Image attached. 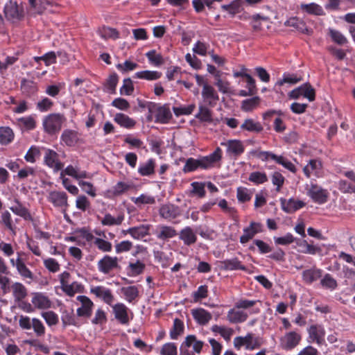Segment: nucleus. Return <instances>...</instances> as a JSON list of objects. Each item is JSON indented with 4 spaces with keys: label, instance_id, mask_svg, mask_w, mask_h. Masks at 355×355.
Listing matches in <instances>:
<instances>
[{
    "label": "nucleus",
    "instance_id": "1",
    "mask_svg": "<svg viewBox=\"0 0 355 355\" xmlns=\"http://www.w3.org/2000/svg\"><path fill=\"white\" fill-rule=\"evenodd\" d=\"M262 343V338L252 333H248L245 336H237L233 341L234 347L236 349L245 347L248 350H253L259 348Z\"/></svg>",
    "mask_w": 355,
    "mask_h": 355
},
{
    "label": "nucleus",
    "instance_id": "2",
    "mask_svg": "<svg viewBox=\"0 0 355 355\" xmlns=\"http://www.w3.org/2000/svg\"><path fill=\"white\" fill-rule=\"evenodd\" d=\"M306 195L315 203L319 205L324 204L329 198V192L321 186L311 182L306 184Z\"/></svg>",
    "mask_w": 355,
    "mask_h": 355
},
{
    "label": "nucleus",
    "instance_id": "3",
    "mask_svg": "<svg viewBox=\"0 0 355 355\" xmlns=\"http://www.w3.org/2000/svg\"><path fill=\"white\" fill-rule=\"evenodd\" d=\"M302 339V336L300 331H288L280 337L279 346L284 350H291L300 345Z\"/></svg>",
    "mask_w": 355,
    "mask_h": 355
},
{
    "label": "nucleus",
    "instance_id": "4",
    "mask_svg": "<svg viewBox=\"0 0 355 355\" xmlns=\"http://www.w3.org/2000/svg\"><path fill=\"white\" fill-rule=\"evenodd\" d=\"M4 14L6 19L12 22L21 20L24 16V10L22 3L10 0L4 6Z\"/></svg>",
    "mask_w": 355,
    "mask_h": 355
},
{
    "label": "nucleus",
    "instance_id": "5",
    "mask_svg": "<svg viewBox=\"0 0 355 355\" xmlns=\"http://www.w3.org/2000/svg\"><path fill=\"white\" fill-rule=\"evenodd\" d=\"M203 342L198 340L193 335L187 336L180 345V355H195L200 353Z\"/></svg>",
    "mask_w": 355,
    "mask_h": 355
},
{
    "label": "nucleus",
    "instance_id": "6",
    "mask_svg": "<svg viewBox=\"0 0 355 355\" xmlns=\"http://www.w3.org/2000/svg\"><path fill=\"white\" fill-rule=\"evenodd\" d=\"M64 116L60 114H50L43 119V127L49 134L58 132L64 121Z\"/></svg>",
    "mask_w": 355,
    "mask_h": 355
},
{
    "label": "nucleus",
    "instance_id": "7",
    "mask_svg": "<svg viewBox=\"0 0 355 355\" xmlns=\"http://www.w3.org/2000/svg\"><path fill=\"white\" fill-rule=\"evenodd\" d=\"M148 110L151 116L155 118V121L160 123H167L172 117L169 107L166 105L154 104Z\"/></svg>",
    "mask_w": 355,
    "mask_h": 355
},
{
    "label": "nucleus",
    "instance_id": "8",
    "mask_svg": "<svg viewBox=\"0 0 355 355\" xmlns=\"http://www.w3.org/2000/svg\"><path fill=\"white\" fill-rule=\"evenodd\" d=\"M119 267V259L116 257L105 255L97 263L98 271L103 275H109Z\"/></svg>",
    "mask_w": 355,
    "mask_h": 355
},
{
    "label": "nucleus",
    "instance_id": "9",
    "mask_svg": "<svg viewBox=\"0 0 355 355\" xmlns=\"http://www.w3.org/2000/svg\"><path fill=\"white\" fill-rule=\"evenodd\" d=\"M45 150L44 155V164L51 168L54 173L62 170L64 164L59 159V155L53 150L44 148Z\"/></svg>",
    "mask_w": 355,
    "mask_h": 355
},
{
    "label": "nucleus",
    "instance_id": "10",
    "mask_svg": "<svg viewBox=\"0 0 355 355\" xmlns=\"http://www.w3.org/2000/svg\"><path fill=\"white\" fill-rule=\"evenodd\" d=\"M115 318L121 324L127 325L133 318L132 311L123 303L112 306Z\"/></svg>",
    "mask_w": 355,
    "mask_h": 355
},
{
    "label": "nucleus",
    "instance_id": "11",
    "mask_svg": "<svg viewBox=\"0 0 355 355\" xmlns=\"http://www.w3.org/2000/svg\"><path fill=\"white\" fill-rule=\"evenodd\" d=\"M220 145L226 147V154L230 157H238L245 151L243 142L239 139H228Z\"/></svg>",
    "mask_w": 355,
    "mask_h": 355
},
{
    "label": "nucleus",
    "instance_id": "12",
    "mask_svg": "<svg viewBox=\"0 0 355 355\" xmlns=\"http://www.w3.org/2000/svg\"><path fill=\"white\" fill-rule=\"evenodd\" d=\"M307 332L309 342L315 343L318 345L324 343L326 332L323 325L320 324H311L307 329Z\"/></svg>",
    "mask_w": 355,
    "mask_h": 355
},
{
    "label": "nucleus",
    "instance_id": "13",
    "mask_svg": "<svg viewBox=\"0 0 355 355\" xmlns=\"http://www.w3.org/2000/svg\"><path fill=\"white\" fill-rule=\"evenodd\" d=\"M46 198L55 207L66 209L68 207V196L64 191H51L48 193Z\"/></svg>",
    "mask_w": 355,
    "mask_h": 355
},
{
    "label": "nucleus",
    "instance_id": "14",
    "mask_svg": "<svg viewBox=\"0 0 355 355\" xmlns=\"http://www.w3.org/2000/svg\"><path fill=\"white\" fill-rule=\"evenodd\" d=\"M288 96L293 99H297L303 96L308 98L309 101H313L315 99V90L310 85L304 84L293 89Z\"/></svg>",
    "mask_w": 355,
    "mask_h": 355
},
{
    "label": "nucleus",
    "instance_id": "15",
    "mask_svg": "<svg viewBox=\"0 0 355 355\" xmlns=\"http://www.w3.org/2000/svg\"><path fill=\"white\" fill-rule=\"evenodd\" d=\"M201 94L205 105L214 107L219 99L217 92L211 85L207 83L203 84Z\"/></svg>",
    "mask_w": 355,
    "mask_h": 355
},
{
    "label": "nucleus",
    "instance_id": "16",
    "mask_svg": "<svg viewBox=\"0 0 355 355\" xmlns=\"http://www.w3.org/2000/svg\"><path fill=\"white\" fill-rule=\"evenodd\" d=\"M90 293L108 305H112L114 300L112 291L103 286H92L90 288Z\"/></svg>",
    "mask_w": 355,
    "mask_h": 355
},
{
    "label": "nucleus",
    "instance_id": "17",
    "mask_svg": "<svg viewBox=\"0 0 355 355\" xmlns=\"http://www.w3.org/2000/svg\"><path fill=\"white\" fill-rule=\"evenodd\" d=\"M76 300L80 302L81 306L77 309V315L79 317L89 318L92 313L94 303L87 296L78 295Z\"/></svg>",
    "mask_w": 355,
    "mask_h": 355
},
{
    "label": "nucleus",
    "instance_id": "18",
    "mask_svg": "<svg viewBox=\"0 0 355 355\" xmlns=\"http://www.w3.org/2000/svg\"><path fill=\"white\" fill-rule=\"evenodd\" d=\"M263 232V225L260 223L251 222L250 225L243 229V234L240 237V242L243 244L248 243L257 234Z\"/></svg>",
    "mask_w": 355,
    "mask_h": 355
},
{
    "label": "nucleus",
    "instance_id": "19",
    "mask_svg": "<svg viewBox=\"0 0 355 355\" xmlns=\"http://www.w3.org/2000/svg\"><path fill=\"white\" fill-rule=\"evenodd\" d=\"M259 300H250L247 299H239L235 303V308L246 311L249 315L257 314L260 312V308L257 307V303Z\"/></svg>",
    "mask_w": 355,
    "mask_h": 355
},
{
    "label": "nucleus",
    "instance_id": "20",
    "mask_svg": "<svg viewBox=\"0 0 355 355\" xmlns=\"http://www.w3.org/2000/svg\"><path fill=\"white\" fill-rule=\"evenodd\" d=\"M159 214L162 218L171 221L179 216L180 211L178 206L168 203L160 206Z\"/></svg>",
    "mask_w": 355,
    "mask_h": 355
},
{
    "label": "nucleus",
    "instance_id": "21",
    "mask_svg": "<svg viewBox=\"0 0 355 355\" xmlns=\"http://www.w3.org/2000/svg\"><path fill=\"white\" fill-rule=\"evenodd\" d=\"M322 163L320 160L310 159L303 168V172L308 178H310L312 175L320 178L322 176Z\"/></svg>",
    "mask_w": 355,
    "mask_h": 355
},
{
    "label": "nucleus",
    "instance_id": "22",
    "mask_svg": "<svg viewBox=\"0 0 355 355\" xmlns=\"http://www.w3.org/2000/svg\"><path fill=\"white\" fill-rule=\"evenodd\" d=\"M280 202L282 210L288 214L293 213L305 206L304 202L293 198L288 200L281 198Z\"/></svg>",
    "mask_w": 355,
    "mask_h": 355
},
{
    "label": "nucleus",
    "instance_id": "23",
    "mask_svg": "<svg viewBox=\"0 0 355 355\" xmlns=\"http://www.w3.org/2000/svg\"><path fill=\"white\" fill-rule=\"evenodd\" d=\"M248 313L246 311L238 309L236 308L231 309L227 314V318L231 323H241L245 322L248 318Z\"/></svg>",
    "mask_w": 355,
    "mask_h": 355
},
{
    "label": "nucleus",
    "instance_id": "24",
    "mask_svg": "<svg viewBox=\"0 0 355 355\" xmlns=\"http://www.w3.org/2000/svg\"><path fill=\"white\" fill-rule=\"evenodd\" d=\"M155 235L160 240H167L175 236L177 232L171 226L159 225L156 228Z\"/></svg>",
    "mask_w": 355,
    "mask_h": 355
},
{
    "label": "nucleus",
    "instance_id": "25",
    "mask_svg": "<svg viewBox=\"0 0 355 355\" xmlns=\"http://www.w3.org/2000/svg\"><path fill=\"white\" fill-rule=\"evenodd\" d=\"M322 270L315 267H312L302 272V280L308 284H311L322 277Z\"/></svg>",
    "mask_w": 355,
    "mask_h": 355
},
{
    "label": "nucleus",
    "instance_id": "26",
    "mask_svg": "<svg viewBox=\"0 0 355 355\" xmlns=\"http://www.w3.org/2000/svg\"><path fill=\"white\" fill-rule=\"evenodd\" d=\"M191 313L195 320L200 325L207 324L212 318L211 314L202 308L193 309Z\"/></svg>",
    "mask_w": 355,
    "mask_h": 355
},
{
    "label": "nucleus",
    "instance_id": "27",
    "mask_svg": "<svg viewBox=\"0 0 355 355\" xmlns=\"http://www.w3.org/2000/svg\"><path fill=\"white\" fill-rule=\"evenodd\" d=\"M146 268L145 263L139 260L130 262L125 268L126 274L130 277H135L142 274Z\"/></svg>",
    "mask_w": 355,
    "mask_h": 355
},
{
    "label": "nucleus",
    "instance_id": "28",
    "mask_svg": "<svg viewBox=\"0 0 355 355\" xmlns=\"http://www.w3.org/2000/svg\"><path fill=\"white\" fill-rule=\"evenodd\" d=\"M114 121L121 127L126 129H132L136 125V121L123 113H116L114 116Z\"/></svg>",
    "mask_w": 355,
    "mask_h": 355
},
{
    "label": "nucleus",
    "instance_id": "29",
    "mask_svg": "<svg viewBox=\"0 0 355 355\" xmlns=\"http://www.w3.org/2000/svg\"><path fill=\"white\" fill-rule=\"evenodd\" d=\"M64 173L67 175L72 177L78 181L80 179L91 178L90 175L86 171L80 170L78 166H67L64 168Z\"/></svg>",
    "mask_w": 355,
    "mask_h": 355
},
{
    "label": "nucleus",
    "instance_id": "30",
    "mask_svg": "<svg viewBox=\"0 0 355 355\" xmlns=\"http://www.w3.org/2000/svg\"><path fill=\"white\" fill-rule=\"evenodd\" d=\"M35 307L40 309H48L51 306V302L49 299L42 293H35L31 300Z\"/></svg>",
    "mask_w": 355,
    "mask_h": 355
},
{
    "label": "nucleus",
    "instance_id": "31",
    "mask_svg": "<svg viewBox=\"0 0 355 355\" xmlns=\"http://www.w3.org/2000/svg\"><path fill=\"white\" fill-rule=\"evenodd\" d=\"M61 141L67 146H74L78 141V132L72 130H64L61 135Z\"/></svg>",
    "mask_w": 355,
    "mask_h": 355
},
{
    "label": "nucleus",
    "instance_id": "32",
    "mask_svg": "<svg viewBox=\"0 0 355 355\" xmlns=\"http://www.w3.org/2000/svg\"><path fill=\"white\" fill-rule=\"evenodd\" d=\"M123 220L124 214L123 213L119 214L116 216L107 213L101 218V223L105 226L119 225L122 223Z\"/></svg>",
    "mask_w": 355,
    "mask_h": 355
},
{
    "label": "nucleus",
    "instance_id": "33",
    "mask_svg": "<svg viewBox=\"0 0 355 355\" xmlns=\"http://www.w3.org/2000/svg\"><path fill=\"white\" fill-rule=\"evenodd\" d=\"M180 239L187 245H190L196 243L197 236L190 227H186L180 231Z\"/></svg>",
    "mask_w": 355,
    "mask_h": 355
},
{
    "label": "nucleus",
    "instance_id": "34",
    "mask_svg": "<svg viewBox=\"0 0 355 355\" xmlns=\"http://www.w3.org/2000/svg\"><path fill=\"white\" fill-rule=\"evenodd\" d=\"M211 330L214 334H218L223 338L229 342L233 336L234 331L232 328L226 326H220L214 324L211 327Z\"/></svg>",
    "mask_w": 355,
    "mask_h": 355
},
{
    "label": "nucleus",
    "instance_id": "35",
    "mask_svg": "<svg viewBox=\"0 0 355 355\" xmlns=\"http://www.w3.org/2000/svg\"><path fill=\"white\" fill-rule=\"evenodd\" d=\"M155 167V160L153 159H149L146 162L139 164L138 173L142 176H149L154 173Z\"/></svg>",
    "mask_w": 355,
    "mask_h": 355
},
{
    "label": "nucleus",
    "instance_id": "36",
    "mask_svg": "<svg viewBox=\"0 0 355 355\" xmlns=\"http://www.w3.org/2000/svg\"><path fill=\"white\" fill-rule=\"evenodd\" d=\"M148 226L142 225L138 227L128 228L127 232H128L133 239L139 240L148 234Z\"/></svg>",
    "mask_w": 355,
    "mask_h": 355
},
{
    "label": "nucleus",
    "instance_id": "37",
    "mask_svg": "<svg viewBox=\"0 0 355 355\" xmlns=\"http://www.w3.org/2000/svg\"><path fill=\"white\" fill-rule=\"evenodd\" d=\"M10 209L16 215L22 217L25 220L31 218V216L28 210L18 200H15V203L12 205Z\"/></svg>",
    "mask_w": 355,
    "mask_h": 355
},
{
    "label": "nucleus",
    "instance_id": "38",
    "mask_svg": "<svg viewBox=\"0 0 355 355\" xmlns=\"http://www.w3.org/2000/svg\"><path fill=\"white\" fill-rule=\"evenodd\" d=\"M162 73L157 71L145 70L135 73L134 78L146 80H155L161 78Z\"/></svg>",
    "mask_w": 355,
    "mask_h": 355
},
{
    "label": "nucleus",
    "instance_id": "39",
    "mask_svg": "<svg viewBox=\"0 0 355 355\" xmlns=\"http://www.w3.org/2000/svg\"><path fill=\"white\" fill-rule=\"evenodd\" d=\"M241 129L249 132H260L263 130V126L259 122L252 119H248L241 125Z\"/></svg>",
    "mask_w": 355,
    "mask_h": 355
},
{
    "label": "nucleus",
    "instance_id": "40",
    "mask_svg": "<svg viewBox=\"0 0 355 355\" xmlns=\"http://www.w3.org/2000/svg\"><path fill=\"white\" fill-rule=\"evenodd\" d=\"M10 288L16 301L22 300L27 295V290L21 283L15 282Z\"/></svg>",
    "mask_w": 355,
    "mask_h": 355
},
{
    "label": "nucleus",
    "instance_id": "41",
    "mask_svg": "<svg viewBox=\"0 0 355 355\" xmlns=\"http://www.w3.org/2000/svg\"><path fill=\"white\" fill-rule=\"evenodd\" d=\"M19 275L23 279H28L30 280H33L34 278V275L33 272L30 270V269L26 266L23 259H18L17 261V268H16Z\"/></svg>",
    "mask_w": 355,
    "mask_h": 355
},
{
    "label": "nucleus",
    "instance_id": "42",
    "mask_svg": "<svg viewBox=\"0 0 355 355\" xmlns=\"http://www.w3.org/2000/svg\"><path fill=\"white\" fill-rule=\"evenodd\" d=\"M214 85L221 93L227 94L231 92L230 83L220 77V72L216 73Z\"/></svg>",
    "mask_w": 355,
    "mask_h": 355
},
{
    "label": "nucleus",
    "instance_id": "43",
    "mask_svg": "<svg viewBox=\"0 0 355 355\" xmlns=\"http://www.w3.org/2000/svg\"><path fill=\"white\" fill-rule=\"evenodd\" d=\"M131 201L137 206L141 207L144 205H153L155 203V198L147 193H142L138 197H132Z\"/></svg>",
    "mask_w": 355,
    "mask_h": 355
},
{
    "label": "nucleus",
    "instance_id": "44",
    "mask_svg": "<svg viewBox=\"0 0 355 355\" xmlns=\"http://www.w3.org/2000/svg\"><path fill=\"white\" fill-rule=\"evenodd\" d=\"M121 293L123 294L125 300L131 303L139 295L138 288L135 286H130L121 288Z\"/></svg>",
    "mask_w": 355,
    "mask_h": 355
},
{
    "label": "nucleus",
    "instance_id": "45",
    "mask_svg": "<svg viewBox=\"0 0 355 355\" xmlns=\"http://www.w3.org/2000/svg\"><path fill=\"white\" fill-rule=\"evenodd\" d=\"M62 290L69 296H73L77 293H82L83 286L78 282H73L64 285Z\"/></svg>",
    "mask_w": 355,
    "mask_h": 355
},
{
    "label": "nucleus",
    "instance_id": "46",
    "mask_svg": "<svg viewBox=\"0 0 355 355\" xmlns=\"http://www.w3.org/2000/svg\"><path fill=\"white\" fill-rule=\"evenodd\" d=\"M97 33L103 40H116L119 37V33L116 29L106 26L98 28Z\"/></svg>",
    "mask_w": 355,
    "mask_h": 355
},
{
    "label": "nucleus",
    "instance_id": "47",
    "mask_svg": "<svg viewBox=\"0 0 355 355\" xmlns=\"http://www.w3.org/2000/svg\"><path fill=\"white\" fill-rule=\"evenodd\" d=\"M14 139V132L9 127L0 128V144L6 145L12 142Z\"/></svg>",
    "mask_w": 355,
    "mask_h": 355
},
{
    "label": "nucleus",
    "instance_id": "48",
    "mask_svg": "<svg viewBox=\"0 0 355 355\" xmlns=\"http://www.w3.org/2000/svg\"><path fill=\"white\" fill-rule=\"evenodd\" d=\"M40 148L36 146H32L28 150L26 155H24V159L31 164L36 162L37 159L40 157Z\"/></svg>",
    "mask_w": 355,
    "mask_h": 355
},
{
    "label": "nucleus",
    "instance_id": "49",
    "mask_svg": "<svg viewBox=\"0 0 355 355\" xmlns=\"http://www.w3.org/2000/svg\"><path fill=\"white\" fill-rule=\"evenodd\" d=\"M252 191L246 187H240L236 189V198L239 202L244 203L251 200Z\"/></svg>",
    "mask_w": 355,
    "mask_h": 355
},
{
    "label": "nucleus",
    "instance_id": "50",
    "mask_svg": "<svg viewBox=\"0 0 355 355\" xmlns=\"http://www.w3.org/2000/svg\"><path fill=\"white\" fill-rule=\"evenodd\" d=\"M184 329L183 322L178 318H175L173 321V328L170 331L171 338L173 340L177 339L178 336L183 333Z\"/></svg>",
    "mask_w": 355,
    "mask_h": 355
},
{
    "label": "nucleus",
    "instance_id": "51",
    "mask_svg": "<svg viewBox=\"0 0 355 355\" xmlns=\"http://www.w3.org/2000/svg\"><path fill=\"white\" fill-rule=\"evenodd\" d=\"M300 78L297 77L296 74L284 73L282 79H279L275 84V87L282 86L285 83L294 85L300 82Z\"/></svg>",
    "mask_w": 355,
    "mask_h": 355
},
{
    "label": "nucleus",
    "instance_id": "52",
    "mask_svg": "<svg viewBox=\"0 0 355 355\" xmlns=\"http://www.w3.org/2000/svg\"><path fill=\"white\" fill-rule=\"evenodd\" d=\"M149 62L153 66L158 67L164 63V60L160 53H157L155 50H151L146 53Z\"/></svg>",
    "mask_w": 355,
    "mask_h": 355
},
{
    "label": "nucleus",
    "instance_id": "53",
    "mask_svg": "<svg viewBox=\"0 0 355 355\" xmlns=\"http://www.w3.org/2000/svg\"><path fill=\"white\" fill-rule=\"evenodd\" d=\"M17 123L22 130H33L35 127V121L31 116L19 118Z\"/></svg>",
    "mask_w": 355,
    "mask_h": 355
},
{
    "label": "nucleus",
    "instance_id": "54",
    "mask_svg": "<svg viewBox=\"0 0 355 355\" xmlns=\"http://www.w3.org/2000/svg\"><path fill=\"white\" fill-rule=\"evenodd\" d=\"M191 193L194 196L200 198H202L205 196V182H193L191 184Z\"/></svg>",
    "mask_w": 355,
    "mask_h": 355
},
{
    "label": "nucleus",
    "instance_id": "55",
    "mask_svg": "<svg viewBox=\"0 0 355 355\" xmlns=\"http://www.w3.org/2000/svg\"><path fill=\"white\" fill-rule=\"evenodd\" d=\"M195 107V104L174 106L173 107V111L177 116H179L180 115H189L193 112Z\"/></svg>",
    "mask_w": 355,
    "mask_h": 355
},
{
    "label": "nucleus",
    "instance_id": "56",
    "mask_svg": "<svg viewBox=\"0 0 355 355\" xmlns=\"http://www.w3.org/2000/svg\"><path fill=\"white\" fill-rule=\"evenodd\" d=\"M248 180L256 184H260L267 182L268 177L266 173L254 171L250 174Z\"/></svg>",
    "mask_w": 355,
    "mask_h": 355
},
{
    "label": "nucleus",
    "instance_id": "57",
    "mask_svg": "<svg viewBox=\"0 0 355 355\" xmlns=\"http://www.w3.org/2000/svg\"><path fill=\"white\" fill-rule=\"evenodd\" d=\"M320 284L322 287L330 290L336 289L338 286L336 280L330 274L324 275L321 279Z\"/></svg>",
    "mask_w": 355,
    "mask_h": 355
},
{
    "label": "nucleus",
    "instance_id": "58",
    "mask_svg": "<svg viewBox=\"0 0 355 355\" xmlns=\"http://www.w3.org/2000/svg\"><path fill=\"white\" fill-rule=\"evenodd\" d=\"M251 153L262 162H267L269 159L276 160L277 155L270 151L253 150Z\"/></svg>",
    "mask_w": 355,
    "mask_h": 355
},
{
    "label": "nucleus",
    "instance_id": "59",
    "mask_svg": "<svg viewBox=\"0 0 355 355\" xmlns=\"http://www.w3.org/2000/svg\"><path fill=\"white\" fill-rule=\"evenodd\" d=\"M329 35L332 41L339 45H344L347 43V39L346 37L337 30L329 29Z\"/></svg>",
    "mask_w": 355,
    "mask_h": 355
},
{
    "label": "nucleus",
    "instance_id": "60",
    "mask_svg": "<svg viewBox=\"0 0 355 355\" xmlns=\"http://www.w3.org/2000/svg\"><path fill=\"white\" fill-rule=\"evenodd\" d=\"M302 8L309 14L315 15H324V11H323L322 8L320 6H319L318 4H316L315 3L302 5Z\"/></svg>",
    "mask_w": 355,
    "mask_h": 355
},
{
    "label": "nucleus",
    "instance_id": "61",
    "mask_svg": "<svg viewBox=\"0 0 355 355\" xmlns=\"http://www.w3.org/2000/svg\"><path fill=\"white\" fill-rule=\"evenodd\" d=\"M196 117L202 121H211V111L205 105H199V112L196 115Z\"/></svg>",
    "mask_w": 355,
    "mask_h": 355
},
{
    "label": "nucleus",
    "instance_id": "62",
    "mask_svg": "<svg viewBox=\"0 0 355 355\" xmlns=\"http://www.w3.org/2000/svg\"><path fill=\"white\" fill-rule=\"evenodd\" d=\"M124 143L129 145V148H140L144 143L139 138L132 135H127L124 138Z\"/></svg>",
    "mask_w": 355,
    "mask_h": 355
},
{
    "label": "nucleus",
    "instance_id": "63",
    "mask_svg": "<svg viewBox=\"0 0 355 355\" xmlns=\"http://www.w3.org/2000/svg\"><path fill=\"white\" fill-rule=\"evenodd\" d=\"M209 45L207 43L198 41L193 47V51L194 53L201 56H205L207 53H209Z\"/></svg>",
    "mask_w": 355,
    "mask_h": 355
},
{
    "label": "nucleus",
    "instance_id": "64",
    "mask_svg": "<svg viewBox=\"0 0 355 355\" xmlns=\"http://www.w3.org/2000/svg\"><path fill=\"white\" fill-rule=\"evenodd\" d=\"M177 346L173 343H167L164 344L160 350L161 355H177Z\"/></svg>",
    "mask_w": 355,
    "mask_h": 355
}]
</instances>
